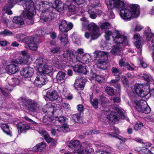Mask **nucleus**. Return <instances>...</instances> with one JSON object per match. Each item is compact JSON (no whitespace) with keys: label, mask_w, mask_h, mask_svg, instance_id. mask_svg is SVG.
<instances>
[{"label":"nucleus","mask_w":154,"mask_h":154,"mask_svg":"<svg viewBox=\"0 0 154 154\" xmlns=\"http://www.w3.org/2000/svg\"><path fill=\"white\" fill-rule=\"evenodd\" d=\"M34 70L30 67H27L24 68L20 72L21 75L25 78H30L33 74Z\"/></svg>","instance_id":"25"},{"label":"nucleus","mask_w":154,"mask_h":154,"mask_svg":"<svg viewBox=\"0 0 154 154\" xmlns=\"http://www.w3.org/2000/svg\"><path fill=\"white\" fill-rule=\"evenodd\" d=\"M121 80L124 85H127L128 84V81L125 76H122L121 78Z\"/></svg>","instance_id":"64"},{"label":"nucleus","mask_w":154,"mask_h":154,"mask_svg":"<svg viewBox=\"0 0 154 154\" xmlns=\"http://www.w3.org/2000/svg\"><path fill=\"white\" fill-rule=\"evenodd\" d=\"M133 42L135 46L138 50V52L141 54L142 44L141 42V38L140 35L138 33L134 34L133 37Z\"/></svg>","instance_id":"20"},{"label":"nucleus","mask_w":154,"mask_h":154,"mask_svg":"<svg viewBox=\"0 0 154 154\" xmlns=\"http://www.w3.org/2000/svg\"><path fill=\"white\" fill-rule=\"evenodd\" d=\"M133 106L137 110L145 113H148L150 111V109L148 106L146 101L144 100H138L134 98L132 100Z\"/></svg>","instance_id":"11"},{"label":"nucleus","mask_w":154,"mask_h":154,"mask_svg":"<svg viewBox=\"0 0 154 154\" xmlns=\"http://www.w3.org/2000/svg\"><path fill=\"white\" fill-rule=\"evenodd\" d=\"M84 50L82 48H79L78 49L77 51L76 52H75L74 53V55L75 56V58H74L73 61L74 62H75L76 61H75V59H77V58L78 57H81L84 54Z\"/></svg>","instance_id":"41"},{"label":"nucleus","mask_w":154,"mask_h":154,"mask_svg":"<svg viewBox=\"0 0 154 154\" xmlns=\"http://www.w3.org/2000/svg\"><path fill=\"white\" fill-rule=\"evenodd\" d=\"M46 144L44 142H42L34 146L32 149V150L36 152H40L43 151L46 148Z\"/></svg>","instance_id":"27"},{"label":"nucleus","mask_w":154,"mask_h":154,"mask_svg":"<svg viewBox=\"0 0 154 154\" xmlns=\"http://www.w3.org/2000/svg\"><path fill=\"white\" fill-rule=\"evenodd\" d=\"M104 114L107 115V119L109 123H116L121 119L128 121L129 119L123 114L121 109L116 107L113 110L106 109L103 110Z\"/></svg>","instance_id":"7"},{"label":"nucleus","mask_w":154,"mask_h":154,"mask_svg":"<svg viewBox=\"0 0 154 154\" xmlns=\"http://www.w3.org/2000/svg\"><path fill=\"white\" fill-rule=\"evenodd\" d=\"M108 15L109 19H113L115 17V15L113 12L110 10L108 12Z\"/></svg>","instance_id":"63"},{"label":"nucleus","mask_w":154,"mask_h":154,"mask_svg":"<svg viewBox=\"0 0 154 154\" xmlns=\"http://www.w3.org/2000/svg\"><path fill=\"white\" fill-rule=\"evenodd\" d=\"M101 28L103 29H109L110 27V24L107 22H106L103 23L100 26Z\"/></svg>","instance_id":"52"},{"label":"nucleus","mask_w":154,"mask_h":154,"mask_svg":"<svg viewBox=\"0 0 154 154\" xmlns=\"http://www.w3.org/2000/svg\"><path fill=\"white\" fill-rule=\"evenodd\" d=\"M85 0H73L74 4L80 5L83 4L85 2Z\"/></svg>","instance_id":"57"},{"label":"nucleus","mask_w":154,"mask_h":154,"mask_svg":"<svg viewBox=\"0 0 154 154\" xmlns=\"http://www.w3.org/2000/svg\"><path fill=\"white\" fill-rule=\"evenodd\" d=\"M125 58L123 57L119 61V64L120 66L122 67L124 66L125 64Z\"/></svg>","instance_id":"60"},{"label":"nucleus","mask_w":154,"mask_h":154,"mask_svg":"<svg viewBox=\"0 0 154 154\" xmlns=\"http://www.w3.org/2000/svg\"><path fill=\"white\" fill-rule=\"evenodd\" d=\"M0 91L2 92V94L6 97L8 98H10L11 97V95L10 94L7 93L5 91H4L2 89V88L0 87Z\"/></svg>","instance_id":"59"},{"label":"nucleus","mask_w":154,"mask_h":154,"mask_svg":"<svg viewBox=\"0 0 154 154\" xmlns=\"http://www.w3.org/2000/svg\"><path fill=\"white\" fill-rule=\"evenodd\" d=\"M7 81L11 87L9 88L6 87L5 88L8 91H11L12 88L11 87L14 86L16 85H18L20 83L19 80L16 77H9L7 78Z\"/></svg>","instance_id":"23"},{"label":"nucleus","mask_w":154,"mask_h":154,"mask_svg":"<svg viewBox=\"0 0 154 154\" xmlns=\"http://www.w3.org/2000/svg\"><path fill=\"white\" fill-rule=\"evenodd\" d=\"M51 4L47 1H37L35 4V10L36 9L42 12L40 16L41 20L44 22L51 21L54 17L53 8L49 7Z\"/></svg>","instance_id":"4"},{"label":"nucleus","mask_w":154,"mask_h":154,"mask_svg":"<svg viewBox=\"0 0 154 154\" xmlns=\"http://www.w3.org/2000/svg\"><path fill=\"white\" fill-rule=\"evenodd\" d=\"M143 28V27L141 25L138 23H136L132 26L130 32L131 33L136 32H139Z\"/></svg>","instance_id":"35"},{"label":"nucleus","mask_w":154,"mask_h":154,"mask_svg":"<svg viewBox=\"0 0 154 154\" xmlns=\"http://www.w3.org/2000/svg\"><path fill=\"white\" fill-rule=\"evenodd\" d=\"M121 50L120 45L116 44L113 46L111 52L112 54H117L119 53Z\"/></svg>","instance_id":"40"},{"label":"nucleus","mask_w":154,"mask_h":154,"mask_svg":"<svg viewBox=\"0 0 154 154\" xmlns=\"http://www.w3.org/2000/svg\"><path fill=\"white\" fill-rule=\"evenodd\" d=\"M20 105L26 109L32 112H37L39 110V106L35 101L25 98H22L19 100Z\"/></svg>","instance_id":"10"},{"label":"nucleus","mask_w":154,"mask_h":154,"mask_svg":"<svg viewBox=\"0 0 154 154\" xmlns=\"http://www.w3.org/2000/svg\"><path fill=\"white\" fill-rule=\"evenodd\" d=\"M73 68L75 72L86 74L87 72L86 67L84 66L76 65L73 66Z\"/></svg>","instance_id":"28"},{"label":"nucleus","mask_w":154,"mask_h":154,"mask_svg":"<svg viewBox=\"0 0 154 154\" xmlns=\"http://www.w3.org/2000/svg\"><path fill=\"white\" fill-rule=\"evenodd\" d=\"M85 78L81 76H78L76 79L75 83V86L77 89H82L84 88L85 82Z\"/></svg>","instance_id":"24"},{"label":"nucleus","mask_w":154,"mask_h":154,"mask_svg":"<svg viewBox=\"0 0 154 154\" xmlns=\"http://www.w3.org/2000/svg\"><path fill=\"white\" fill-rule=\"evenodd\" d=\"M61 44L63 45H66L68 44L67 35L66 34L62 33L60 34L59 36Z\"/></svg>","instance_id":"36"},{"label":"nucleus","mask_w":154,"mask_h":154,"mask_svg":"<svg viewBox=\"0 0 154 154\" xmlns=\"http://www.w3.org/2000/svg\"><path fill=\"white\" fill-rule=\"evenodd\" d=\"M23 37V35L22 34H18L16 36L18 41L25 43L26 48H29L30 50L33 51H35L37 49L39 43L38 38H35V37H27L24 38Z\"/></svg>","instance_id":"8"},{"label":"nucleus","mask_w":154,"mask_h":154,"mask_svg":"<svg viewBox=\"0 0 154 154\" xmlns=\"http://www.w3.org/2000/svg\"><path fill=\"white\" fill-rule=\"evenodd\" d=\"M113 34L111 31L108 30H106L105 32V37L106 40L108 41L110 39V36Z\"/></svg>","instance_id":"50"},{"label":"nucleus","mask_w":154,"mask_h":154,"mask_svg":"<svg viewBox=\"0 0 154 154\" xmlns=\"http://www.w3.org/2000/svg\"><path fill=\"white\" fill-rule=\"evenodd\" d=\"M115 133H109L108 135L110 137H117V134L119 133V131L117 128H114Z\"/></svg>","instance_id":"47"},{"label":"nucleus","mask_w":154,"mask_h":154,"mask_svg":"<svg viewBox=\"0 0 154 154\" xmlns=\"http://www.w3.org/2000/svg\"><path fill=\"white\" fill-rule=\"evenodd\" d=\"M1 97H0V109L2 108L6 107L7 108H9V106H7L5 103H3V101L1 100Z\"/></svg>","instance_id":"61"},{"label":"nucleus","mask_w":154,"mask_h":154,"mask_svg":"<svg viewBox=\"0 0 154 154\" xmlns=\"http://www.w3.org/2000/svg\"><path fill=\"white\" fill-rule=\"evenodd\" d=\"M46 97L50 100L53 101L57 99L58 95L55 91L53 90H49L47 93Z\"/></svg>","instance_id":"29"},{"label":"nucleus","mask_w":154,"mask_h":154,"mask_svg":"<svg viewBox=\"0 0 154 154\" xmlns=\"http://www.w3.org/2000/svg\"><path fill=\"white\" fill-rule=\"evenodd\" d=\"M105 91L109 95L112 96L114 94L113 89L110 87H106L105 89Z\"/></svg>","instance_id":"48"},{"label":"nucleus","mask_w":154,"mask_h":154,"mask_svg":"<svg viewBox=\"0 0 154 154\" xmlns=\"http://www.w3.org/2000/svg\"><path fill=\"white\" fill-rule=\"evenodd\" d=\"M23 1V6L24 9L23 12V15L25 18L27 19L28 23L32 24L34 23L33 16L35 14V6L32 0H7L6 5L3 10L9 15L12 14L11 9L17 2Z\"/></svg>","instance_id":"2"},{"label":"nucleus","mask_w":154,"mask_h":154,"mask_svg":"<svg viewBox=\"0 0 154 154\" xmlns=\"http://www.w3.org/2000/svg\"><path fill=\"white\" fill-rule=\"evenodd\" d=\"M144 86L143 84H135L132 89V91L134 94H136L139 96L143 97L146 96L148 93L143 90Z\"/></svg>","instance_id":"15"},{"label":"nucleus","mask_w":154,"mask_h":154,"mask_svg":"<svg viewBox=\"0 0 154 154\" xmlns=\"http://www.w3.org/2000/svg\"><path fill=\"white\" fill-rule=\"evenodd\" d=\"M72 119L76 122L79 123L82 121L80 113H77L73 114L72 116Z\"/></svg>","instance_id":"43"},{"label":"nucleus","mask_w":154,"mask_h":154,"mask_svg":"<svg viewBox=\"0 0 154 154\" xmlns=\"http://www.w3.org/2000/svg\"><path fill=\"white\" fill-rule=\"evenodd\" d=\"M58 89L62 95L69 100H71L72 98V95L69 93L67 90L66 87L64 85H60L58 87Z\"/></svg>","instance_id":"21"},{"label":"nucleus","mask_w":154,"mask_h":154,"mask_svg":"<svg viewBox=\"0 0 154 154\" xmlns=\"http://www.w3.org/2000/svg\"><path fill=\"white\" fill-rule=\"evenodd\" d=\"M55 129L58 130L59 132H66L70 131V128L68 125L66 124H63L62 127L59 126V128H56Z\"/></svg>","instance_id":"38"},{"label":"nucleus","mask_w":154,"mask_h":154,"mask_svg":"<svg viewBox=\"0 0 154 154\" xmlns=\"http://www.w3.org/2000/svg\"><path fill=\"white\" fill-rule=\"evenodd\" d=\"M6 69L11 74L15 73L19 70L17 66L14 63L7 66Z\"/></svg>","instance_id":"30"},{"label":"nucleus","mask_w":154,"mask_h":154,"mask_svg":"<svg viewBox=\"0 0 154 154\" xmlns=\"http://www.w3.org/2000/svg\"><path fill=\"white\" fill-rule=\"evenodd\" d=\"M13 22L16 24L23 25L24 23V21L23 18L20 17H15L13 19Z\"/></svg>","instance_id":"39"},{"label":"nucleus","mask_w":154,"mask_h":154,"mask_svg":"<svg viewBox=\"0 0 154 154\" xmlns=\"http://www.w3.org/2000/svg\"><path fill=\"white\" fill-rule=\"evenodd\" d=\"M100 4H100L97 6V7L95 8V11L97 15H100L103 14L102 12L100 10L101 8V7Z\"/></svg>","instance_id":"49"},{"label":"nucleus","mask_w":154,"mask_h":154,"mask_svg":"<svg viewBox=\"0 0 154 154\" xmlns=\"http://www.w3.org/2000/svg\"><path fill=\"white\" fill-rule=\"evenodd\" d=\"M91 144L87 142L81 143L77 140H71L68 146L71 148H74V152L79 154H87L93 152L94 150L90 148Z\"/></svg>","instance_id":"6"},{"label":"nucleus","mask_w":154,"mask_h":154,"mask_svg":"<svg viewBox=\"0 0 154 154\" xmlns=\"http://www.w3.org/2000/svg\"><path fill=\"white\" fill-rule=\"evenodd\" d=\"M90 101L91 104L95 109L97 108V105L98 104L99 102L97 99L95 98L93 100L90 99Z\"/></svg>","instance_id":"45"},{"label":"nucleus","mask_w":154,"mask_h":154,"mask_svg":"<svg viewBox=\"0 0 154 154\" xmlns=\"http://www.w3.org/2000/svg\"><path fill=\"white\" fill-rule=\"evenodd\" d=\"M143 127L142 123L140 122H137L135 125L134 128L136 130H140Z\"/></svg>","instance_id":"51"},{"label":"nucleus","mask_w":154,"mask_h":154,"mask_svg":"<svg viewBox=\"0 0 154 154\" xmlns=\"http://www.w3.org/2000/svg\"><path fill=\"white\" fill-rule=\"evenodd\" d=\"M65 75L66 74L64 72H58L56 76V79L57 82L61 83H64L66 79Z\"/></svg>","instance_id":"33"},{"label":"nucleus","mask_w":154,"mask_h":154,"mask_svg":"<svg viewBox=\"0 0 154 154\" xmlns=\"http://www.w3.org/2000/svg\"><path fill=\"white\" fill-rule=\"evenodd\" d=\"M48 61L42 57L37 59L34 63V66L37 68L38 73L37 75L34 80V85L38 87H41L48 82L45 75L42 74H48L51 73L53 69L52 66L48 65Z\"/></svg>","instance_id":"3"},{"label":"nucleus","mask_w":154,"mask_h":154,"mask_svg":"<svg viewBox=\"0 0 154 154\" xmlns=\"http://www.w3.org/2000/svg\"><path fill=\"white\" fill-rule=\"evenodd\" d=\"M0 35H3V37H5L7 36L13 35V34L12 32L8 30L5 29L0 32Z\"/></svg>","instance_id":"44"},{"label":"nucleus","mask_w":154,"mask_h":154,"mask_svg":"<svg viewBox=\"0 0 154 154\" xmlns=\"http://www.w3.org/2000/svg\"><path fill=\"white\" fill-rule=\"evenodd\" d=\"M18 130L21 132H25L29 129H32L30 127L25 123L20 122L17 125Z\"/></svg>","instance_id":"31"},{"label":"nucleus","mask_w":154,"mask_h":154,"mask_svg":"<svg viewBox=\"0 0 154 154\" xmlns=\"http://www.w3.org/2000/svg\"><path fill=\"white\" fill-rule=\"evenodd\" d=\"M45 32L43 31L42 29H40L35 32V38L36 37H41L42 36L44 35Z\"/></svg>","instance_id":"46"},{"label":"nucleus","mask_w":154,"mask_h":154,"mask_svg":"<svg viewBox=\"0 0 154 154\" xmlns=\"http://www.w3.org/2000/svg\"><path fill=\"white\" fill-rule=\"evenodd\" d=\"M50 63H51L52 64L54 65L57 68H60L61 67L62 65L60 63L58 59L56 57H54Z\"/></svg>","instance_id":"37"},{"label":"nucleus","mask_w":154,"mask_h":154,"mask_svg":"<svg viewBox=\"0 0 154 154\" xmlns=\"http://www.w3.org/2000/svg\"><path fill=\"white\" fill-rule=\"evenodd\" d=\"M62 106L66 110L70 109V106L68 103H63L62 104Z\"/></svg>","instance_id":"62"},{"label":"nucleus","mask_w":154,"mask_h":154,"mask_svg":"<svg viewBox=\"0 0 154 154\" xmlns=\"http://www.w3.org/2000/svg\"><path fill=\"white\" fill-rule=\"evenodd\" d=\"M83 28L87 29L88 31L85 32V36L87 39L90 37L92 40L97 38L101 35L99 30V27L94 23H91L89 24V22L87 18L83 17L80 19Z\"/></svg>","instance_id":"5"},{"label":"nucleus","mask_w":154,"mask_h":154,"mask_svg":"<svg viewBox=\"0 0 154 154\" xmlns=\"http://www.w3.org/2000/svg\"><path fill=\"white\" fill-rule=\"evenodd\" d=\"M95 59L94 62L97 66L102 64L105 63L108 59V52L103 51H96L94 52Z\"/></svg>","instance_id":"12"},{"label":"nucleus","mask_w":154,"mask_h":154,"mask_svg":"<svg viewBox=\"0 0 154 154\" xmlns=\"http://www.w3.org/2000/svg\"><path fill=\"white\" fill-rule=\"evenodd\" d=\"M68 119L63 116H60L58 118V121L61 123H63L67 122Z\"/></svg>","instance_id":"55"},{"label":"nucleus","mask_w":154,"mask_h":154,"mask_svg":"<svg viewBox=\"0 0 154 154\" xmlns=\"http://www.w3.org/2000/svg\"><path fill=\"white\" fill-rule=\"evenodd\" d=\"M51 52L52 53H57L60 51V48L57 47H52L50 48Z\"/></svg>","instance_id":"56"},{"label":"nucleus","mask_w":154,"mask_h":154,"mask_svg":"<svg viewBox=\"0 0 154 154\" xmlns=\"http://www.w3.org/2000/svg\"><path fill=\"white\" fill-rule=\"evenodd\" d=\"M51 106V104H46L42 109L43 112L45 114L43 117L42 121L46 125L49 124L51 122V117L54 114V112L57 110H60L59 109H56L55 106L50 107Z\"/></svg>","instance_id":"9"},{"label":"nucleus","mask_w":154,"mask_h":154,"mask_svg":"<svg viewBox=\"0 0 154 154\" xmlns=\"http://www.w3.org/2000/svg\"><path fill=\"white\" fill-rule=\"evenodd\" d=\"M75 59V63L77 62H81L83 63H88L91 60L90 56L89 54H85L81 57H78Z\"/></svg>","instance_id":"26"},{"label":"nucleus","mask_w":154,"mask_h":154,"mask_svg":"<svg viewBox=\"0 0 154 154\" xmlns=\"http://www.w3.org/2000/svg\"><path fill=\"white\" fill-rule=\"evenodd\" d=\"M109 9H121L119 14L121 17L126 21L131 20V18H137L140 14V6L137 4L131 5L129 7L125 8V3L123 0H109Z\"/></svg>","instance_id":"1"},{"label":"nucleus","mask_w":154,"mask_h":154,"mask_svg":"<svg viewBox=\"0 0 154 154\" xmlns=\"http://www.w3.org/2000/svg\"><path fill=\"white\" fill-rule=\"evenodd\" d=\"M49 2L50 4H51V5L49 6V7L53 8V11L55 9L58 12H61L63 11V9H65L66 8L68 7V6L66 5L68 3V2H66L65 4H64L60 0H55L52 5V4L51 3Z\"/></svg>","instance_id":"16"},{"label":"nucleus","mask_w":154,"mask_h":154,"mask_svg":"<svg viewBox=\"0 0 154 154\" xmlns=\"http://www.w3.org/2000/svg\"><path fill=\"white\" fill-rule=\"evenodd\" d=\"M103 133L102 131H99L98 130H88L86 131L85 134V135H92L94 134H101Z\"/></svg>","instance_id":"42"},{"label":"nucleus","mask_w":154,"mask_h":154,"mask_svg":"<svg viewBox=\"0 0 154 154\" xmlns=\"http://www.w3.org/2000/svg\"><path fill=\"white\" fill-rule=\"evenodd\" d=\"M52 130H51V133L53 135H55L57 134V131L59 132L58 130L55 129V128H58L59 126L54 125L52 126Z\"/></svg>","instance_id":"54"},{"label":"nucleus","mask_w":154,"mask_h":154,"mask_svg":"<svg viewBox=\"0 0 154 154\" xmlns=\"http://www.w3.org/2000/svg\"><path fill=\"white\" fill-rule=\"evenodd\" d=\"M62 55L63 57V58L62 59V60L66 62L67 64L68 63H70L72 65V64L75 63V62H74L73 60L74 58H75L74 53H71L70 51L67 50L64 51ZM67 65L69 66L68 64H67Z\"/></svg>","instance_id":"18"},{"label":"nucleus","mask_w":154,"mask_h":154,"mask_svg":"<svg viewBox=\"0 0 154 154\" xmlns=\"http://www.w3.org/2000/svg\"><path fill=\"white\" fill-rule=\"evenodd\" d=\"M144 79L148 82H150L152 80L150 76L146 73H144L142 76Z\"/></svg>","instance_id":"53"},{"label":"nucleus","mask_w":154,"mask_h":154,"mask_svg":"<svg viewBox=\"0 0 154 154\" xmlns=\"http://www.w3.org/2000/svg\"><path fill=\"white\" fill-rule=\"evenodd\" d=\"M68 6V7L66 8V9H68L69 11L74 12L75 10V7L73 5H71L69 6L67 5Z\"/></svg>","instance_id":"58"},{"label":"nucleus","mask_w":154,"mask_h":154,"mask_svg":"<svg viewBox=\"0 0 154 154\" xmlns=\"http://www.w3.org/2000/svg\"><path fill=\"white\" fill-rule=\"evenodd\" d=\"M1 128L3 131L7 135L11 136H12L11 128L6 124H2L1 125Z\"/></svg>","instance_id":"32"},{"label":"nucleus","mask_w":154,"mask_h":154,"mask_svg":"<svg viewBox=\"0 0 154 154\" xmlns=\"http://www.w3.org/2000/svg\"><path fill=\"white\" fill-rule=\"evenodd\" d=\"M100 4L99 0H96L94 3L88 5L87 7V12L89 14V17L92 19H95L97 17L95 11V8H96Z\"/></svg>","instance_id":"17"},{"label":"nucleus","mask_w":154,"mask_h":154,"mask_svg":"<svg viewBox=\"0 0 154 154\" xmlns=\"http://www.w3.org/2000/svg\"><path fill=\"white\" fill-rule=\"evenodd\" d=\"M90 75L93 79L99 82H102L105 80V78L103 76L97 75L93 72L91 73Z\"/></svg>","instance_id":"34"},{"label":"nucleus","mask_w":154,"mask_h":154,"mask_svg":"<svg viewBox=\"0 0 154 154\" xmlns=\"http://www.w3.org/2000/svg\"><path fill=\"white\" fill-rule=\"evenodd\" d=\"M59 29L62 32H67L71 29L73 24L71 23H68L65 20H61L59 23Z\"/></svg>","instance_id":"19"},{"label":"nucleus","mask_w":154,"mask_h":154,"mask_svg":"<svg viewBox=\"0 0 154 154\" xmlns=\"http://www.w3.org/2000/svg\"><path fill=\"white\" fill-rule=\"evenodd\" d=\"M38 132L43 137L44 139L48 143H51L53 146H55L57 144L56 141L50 137L47 131L42 130L41 131H39Z\"/></svg>","instance_id":"22"},{"label":"nucleus","mask_w":154,"mask_h":154,"mask_svg":"<svg viewBox=\"0 0 154 154\" xmlns=\"http://www.w3.org/2000/svg\"><path fill=\"white\" fill-rule=\"evenodd\" d=\"M19 54L21 57L13 60V62L20 64H26L30 58L29 54L26 51L23 50L20 51Z\"/></svg>","instance_id":"14"},{"label":"nucleus","mask_w":154,"mask_h":154,"mask_svg":"<svg viewBox=\"0 0 154 154\" xmlns=\"http://www.w3.org/2000/svg\"><path fill=\"white\" fill-rule=\"evenodd\" d=\"M114 34L115 36H112V37L114 42L116 44L120 45L123 44L124 45H127L128 44V40L127 37L122 34L121 32L115 31Z\"/></svg>","instance_id":"13"}]
</instances>
